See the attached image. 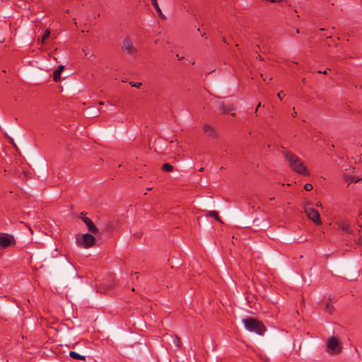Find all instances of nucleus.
<instances>
[{
    "mask_svg": "<svg viewBox=\"0 0 362 362\" xmlns=\"http://www.w3.org/2000/svg\"><path fill=\"white\" fill-rule=\"evenodd\" d=\"M284 156L288 162L289 167L293 171L305 176L310 175V173L303 161L296 154L291 151H286Z\"/></svg>",
    "mask_w": 362,
    "mask_h": 362,
    "instance_id": "1",
    "label": "nucleus"
},
{
    "mask_svg": "<svg viewBox=\"0 0 362 362\" xmlns=\"http://www.w3.org/2000/svg\"><path fill=\"white\" fill-rule=\"evenodd\" d=\"M243 322L247 331L255 332L259 335H263L267 330L262 321L252 317L243 319Z\"/></svg>",
    "mask_w": 362,
    "mask_h": 362,
    "instance_id": "2",
    "label": "nucleus"
},
{
    "mask_svg": "<svg viewBox=\"0 0 362 362\" xmlns=\"http://www.w3.org/2000/svg\"><path fill=\"white\" fill-rule=\"evenodd\" d=\"M95 242V237L90 233H85L81 238H76V243L84 248L92 247Z\"/></svg>",
    "mask_w": 362,
    "mask_h": 362,
    "instance_id": "3",
    "label": "nucleus"
},
{
    "mask_svg": "<svg viewBox=\"0 0 362 362\" xmlns=\"http://www.w3.org/2000/svg\"><path fill=\"white\" fill-rule=\"evenodd\" d=\"M60 257L66 270L65 276L67 277L77 276L78 272L74 265L69 261L66 256L60 255Z\"/></svg>",
    "mask_w": 362,
    "mask_h": 362,
    "instance_id": "4",
    "label": "nucleus"
},
{
    "mask_svg": "<svg viewBox=\"0 0 362 362\" xmlns=\"http://www.w3.org/2000/svg\"><path fill=\"white\" fill-rule=\"evenodd\" d=\"M310 204H307L305 206V213L308 218L312 220L315 224L317 226L321 225L322 221L318 211L315 209L313 207L310 206Z\"/></svg>",
    "mask_w": 362,
    "mask_h": 362,
    "instance_id": "5",
    "label": "nucleus"
},
{
    "mask_svg": "<svg viewBox=\"0 0 362 362\" xmlns=\"http://www.w3.org/2000/svg\"><path fill=\"white\" fill-rule=\"evenodd\" d=\"M325 350L329 354L339 352V341L337 338L334 336L329 338L326 344Z\"/></svg>",
    "mask_w": 362,
    "mask_h": 362,
    "instance_id": "6",
    "label": "nucleus"
},
{
    "mask_svg": "<svg viewBox=\"0 0 362 362\" xmlns=\"http://www.w3.org/2000/svg\"><path fill=\"white\" fill-rule=\"evenodd\" d=\"M16 245L14 237L8 233H0V249Z\"/></svg>",
    "mask_w": 362,
    "mask_h": 362,
    "instance_id": "7",
    "label": "nucleus"
},
{
    "mask_svg": "<svg viewBox=\"0 0 362 362\" xmlns=\"http://www.w3.org/2000/svg\"><path fill=\"white\" fill-rule=\"evenodd\" d=\"M216 107L221 112L222 114H229L230 112L234 111L235 107L232 104H226L223 101L216 100L215 102Z\"/></svg>",
    "mask_w": 362,
    "mask_h": 362,
    "instance_id": "8",
    "label": "nucleus"
},
{
    "mask_svg": "<svg viewBox=\"0 0 362 362\" xmlns=\"http://www.w3.org/2000/svg\"><path fill=\"white\" fill-rule=\"evenodd\" d=\"M122 49L126 51L130 55H134L136 53V49L134 47L132 42L129 37H126L123 40Z\"/></svg>",
    "mask_w": 362,
    "mask_h": 362,
    "instance_id": "9",
    "label": "nucleus"
},
{
    "mask_svg": "<svg viewBox=\"0 0 362 362\" xmlns=\"http://www.w3.org/2000/svg\"><path fill=\"white\" fill-rule=\"evenodd\" d=\"M204 132L205 134L212 138L217 136V134L214 128L209 124H205L204 126Z\"/></svg>",
    "mask_w": 362,
    "mask_h": 362,
    "instance_id": "10",
    "label": "nucleus"
},
{
    "mask_svg": "<svg viewBox=\"0 0 362 362\" xmlns=\"http://www.w3.org/2000/svg\"><path fill=\"white\" fill-rule=\"evenodd\" d=\"M69 356L74 359H76V360H80V361H86V356H83V355H81L75 351H70L69 354Z\"/></svg>",
    "mask_w": 362,
    "mask_h": 362,
    "instance_id": "11",
    "label": "nucleus"
},
{
    "mask_svg": "<svg viewBox=\"0 0 362 362\" xmlns=\"http://www.w3.org/2000/svg\"><path fill=\"white\" fill-rule=\"evenodd\" d=\"M151 4L153 5V6L155 8V9L156 10L158 14L162 18H165V16H163V13H162V11L158 4V1L157 0H151Z\"/></svg>",
    "mask_w": 362,
    "mask_h": 362,
    "instance_id": "12",
    "label": "nucleus"
},
{
    "mask_svg": "<svg viewBox=\"0 0 362 362\" xmlns=\"http://www.w3.org/2000/svg\"><path fill=\"white\" fill-rule=\"evenodd\" d=\"M87 227H88V231L90 232L91 233L97 234L99 233L98 228L95 226V225L94 224V223L93 221L91 223H90L87 226Z\"/></svg>",
    "mask_w": 362,
    "mask_h": 362,
    "instance_id": "13",
    "label": "nucleus"
},
{
    "mask_svg": "<svg viewBox=\"0 0 362 362\" xmlns=\"http://www.w3.org/2000/svg\"><path fill=\"white\" fill-rule=\"evenodd\" d=\"M344 178L346 182H349V183H351V182H357L358 181H359L361 179H358L356 178V177L354 176H352V175H344Z\"/></svg>",
    "mask_w": 362,
    "mask_h": 362,
    "instance_id": "14",
    "label": "nucleus"
},
{
    "mask_svg": "<svg viewBox=\"0 0 362 362\" xmlns=\"http://www.w3.org/2000/svg\"><path fill=\"white\" fill-rule=\"evenodd\" d=\"M161 170L164 172H172L174 168L171 164L166 163L162 165Z\"/></svg>",
    "mask_w": 362,
    "mask_h": 362,
    "instance_id": "15",
    "label": "nucleus"
},
{
    "mask_svg": "<svg viewBox=\"0 0 362 362\" xmlns=\"http://www.w3.org/2000/svg\"><path fill=\"white\" fill-rule=\"evenodd\" d=\"M61 74L62 72L59 70H54L53 72V81L55 82L59 81L61 79Z\"/></svg>",
    "mask_w": 362,
    "mask_h": 362,
    "instance_id": "16",
    "label": "nucleus"
},
{
    "mask_svg": "<svg viewBox=\"0 0 362 362\" xmlns=\"http://www.w3.org/2000/svg\"><path fill=\"white\" fill-rule=\"evenodd\" d=\"M208 216L214 218L218 222H221V219L219 217L218 212L216 211H210L208 214Z\"/></svg>",
    "mask_w": 362,
    "mask_h": 362,
    "instance_id": "17",
    "label": "nucleus"
},
{
    "mask_svg": "<svg viewBox=\"0 0 362 362\" xmlns=\"http://www.w3.org/2000/svg\"><path fill=\"white\" fill-rule=\"evenodd\" d=\"M174 342L176 344L177 349H180L181 347V341L179 337L175 336L174 339Z\"/></svg>",
    "mask_w": 362,
    "mask_h": 362,
    "instance_id": "18",
    "label": "nucleus"
},
{
    "mask_svg": "<svg viewBox=\"0 0 362 362\" xmlns=\"http://www.w3.org/2000/svg\"><path fill=\"white\" fill-rule=\"evenodd\" d=\"M341 230H344L349 233L351 232V230L349 229V226L346 224H341Z\"/></svg>",
    "mask_w": 362,
    "mask_h": 362,
    "instance_id": "19",
    "label": "nucleus"
},
{
    "mask_svg": "<svg viewBox=\"0 0 362 362\" xmlns=\"http://www.w3.org/2000/svg\"><path fill=\"white\" fill-rule=\"evenodd\" d=\"M333 310H334L333 306L329 303H327V305H326L327 312L329 313V314H332L333 312Z\"/></svg>",
    "mask_w": 362,
    "mask_h": 362,
    "instance_id": "20",
    "label": "nucleus"
},
{
    "mask_svg": "<svg viewBox=\"0 0 362 362\" xmlns=\"http://www.w3.org/2000/svg\"><path fill=\"white\" fill-rule=\"evenodd\" d=\"M49 34L50 33L49 30H45L42 36V42H44L49 36Z\"/></svg>",
    "mask_w": 362,
    "mask_h": 362,
    "instance_id": "21",
    "label": "nucleus"
},
{
    "mask_svg": "<svg viewBox=\"0 0 362 362\" xmlns=\"http://www.w3.org/2000/svg\"><path fill=\"white\" fill-rule=\"evenodd\" d=\"M81 218L86 226H88L90 223L92 222L91 219L88 217L81 216Z\"/></svg>",
    "mask_w": 362,
    "mask_h": 362,
    "instance_id": "22",
    "label": "nucleus"
},
{
    "mask_svg": "<svg viewBox=\"0 0 362 362\" xmlns=\"http://www.w3.org/2000/svg\"><path fill=\"white\" fill-rule=\"evenodd\" d=\"M81 218L86 226H88L90 223L92 222L91 219L88 217L81 216Z\"/></svg>",
    "mask_w": 362,
    "mask_h": 362,
    "instance_id": "23",
    "label": "nucleus"
},
{
    "mask_svg": "<svg viewBox=\"0 0 362 362\" xmlns=\"http://www.w3.org/2000/svg\"><path fill=\"white\" fill-rule=\"evenodd\" d=\"M313 187L312 184H310V183H306L304 185V189L306 191H311L313 189Z\"/></svg>",
    "mask_w": 362,
    "mask_h": 362,
    "instance_id": "24",
    "label": "nucleus"
},
{
    "mask_svg": "<svg viewBox=\"0 0 362 362\" xmlns=\"http://www.w3.org/2000/svg\"><path fill=\"white\" fill-rule=\"evenodd\" d=\"M130 85L132 86V87H136V88H140L141 86V83H139V82H130Z\"/></svg>",
    "mask_w": 362,
    "mask_h": 362,
    "instance_id": "25",
    "label": "nucleus"
},
{
    "mask_svg": "<svg viewBox=\"0 0 362 362\" xmlns=\"http://www.w3.org/2000/svg\"><path fill=\"white\" fill-rule=\"evenodd\" d=\"M277 96L280 100H282V98L285 96V93L283 90H281L277 93Z\"/></svg>",
    "mask_w": 362,
    "mask_h": 362,
    "instance_id": "26",
    "label": "nucleus"
},
{
    "mask_svg": "<svg viewBox=\"0 0 362 362\" xmlns=\"http://www.w3.org/2000/svg\"><path fill=\"white\" fill-rule=\"evenodd\" d=\"M113 287H114V285H113V284H110V285L107 286L106 288H104L103 290H104V291H105V290H111V289H112V288H113Z\"/></svg>",
    "mask_w": 362,
    "mask_h": 362,
    "instance_id": "27",
    "label": "nucleus"
},
{
    "mask_svg": "<svg viewBox=\"0 0 362 362\" xmlns=\"http://www.w3.org/2000/svg\"><path fill=\"white\" fill-rule=\"evenodd\" d=\"M57 69V70H59V71H60V72H62V71H63V70L64 69V66H63V65H59Z\"/></svg>",
    "mask_w": 362,
    "mask_h": 362,
    "instance_id": "28",
    "label": "nucleus"
},
{
    "mask_svg": "<svg viewBox=\"0 0 362 362\" xmlns=\"http://www.w3.org/2000/svg\"><path fill=\"white\" fill-rule=\"evenodd\" d=\"M315 206L317 207H322V204L320 202H317L316 204H315Z\"/></svg>",
    "mask_w": 362,
    "mask_h": 362,
    "instance_id": "29",
    "label": "nucleus"
},
{
    "mask_svg": "<svg viewBox=\"0 0 362 362\" xmlns=\"http://www.w3.org/2000/svg\"><path fill=\"white\" fill-rule=\"evenodd\" d=\"M261 106V103H259L255 110V113L257 114V110H258V108Z\"/></svg>",
    "mask_w": 362,
    "mask_h": 362,
    "instance_id": "30",
    "label": "nucleus"
},
{
    "mask_svg": "<svg viewBox=\"0 0 362 362\" xmlns=\"http://www.w3.org/2000/svg\"><path fill=\"white\" fill-rule=\"evenodd\" d=\"M317 73L319 74H327V71L325 70V71H318Z\"/></svg>",
    "mask_w": 362,
    "mask_h": 362,
    "instance_id": "31",
    "label": "nucleus"
},
{
    "mask_svg": "<svg viewBox=\"0 0 362 362\" xmlns=\"http://www.w3.org/2000/svg\"><path fill=\"white\" fill-rule=\"evenodd\" d=\"M257 58L259 59V60H264L263 58H262L261 55L259 54H257Z\"/></svg>",
    "mask_w": 362,
    "mask_h": 362,
    "instance_id": "32",
    "label": "nucleus"
},
{
    "mask_svg": "<svg viewBox=\"0 0 362 362\" xmlns=\"http://www.w3.org/2000/svg\"><path fill=\"white\" fill-rule=\"evenodd\" d=\"M222 41H223L224 43L227 44V40H226V37H222Z\"/></svg>",
    "mask_w": 362,
    "mask_h": 362,
    "instance_id": "33",
    "label": "nucleus"
},
{
    "mask_svg": "<svg viewBox=\"0 0 362 362\" xmlns=\"http://www.w3.org/2000/svg\"><path fill=\"white\" fill-rule=\"evenodd\" d=\"M292 116L293 117H296L297 116V112H294L293 114H292Z\"/></svg>",
    "mask_w": 362,
    "mask_h": 362,
    "instance_id": "34",
    "label": "nucleus"
},
{
    "mask_svg": "<svg viewBox=\"0 0 362 362\" xmlns=\"http://www.w3.org/2000/svg\"><path fill=\"white\" fill-rule=\"evenodd\" d=\"M204 170V168L203 167H202V168H200L199 169V172H203Z\"/></svg>",
    "mask_w": 362,
    "mask_h": 362,
    "instance_id": "35",
    "label": "nucleus"
},
{
    "mask_svg": "<svg viewBox=\"0 0 362 362\" xmlns=\"http://www.w3.org/2000/svg\"><path fill=\"white\" fill-rule=\"evenodd\" d=\"M359 244L362 245V238H360L358 240Z\"/></svg>",
    "mask_w": 362,
    "mask_h": 362,
    "instance_id": "36",
    "label": "nucleus"
},
{
    "mask_svg": "<svg viewBox=\"0 0 362 362\" xmlns=\"http://www.w3.org/2000/svg\"><path fill=\"white\" fill-rule=\"evenodd\" d=\"M10 140H11V141H11V143L12 144L15 145L14 141H13V139L11 138V139H10Z\"/></svg>",
    "mask_w": 362,
    "mask_h": 362,
    "instance_id": "37",
    "label": "nucleus"
},
{
    "mask_svg": "<svg viewBox=\"0 0 362 362\" xmlns=\"http://www.w3.org/2000/svg\"><path fill=\"white\" fill-rule=\"evenodd\" d=\"M230 115H231V116H233V117H235V116L236 115L235 112H232Z\"/></svg>",
    "mask_w": 362,
    "mask_h": 362,
    "instance_id": "38",
    "label": "nucleus"
},
{
    "mask_svg": "<svg viewBox=\"0 0 362 362\" xmlns=\"http://www.w3.org/2000/svg\"><path fill=\"white\" fill-rule=\"evenodd\" d=\"M302 82H303V83H306V79H305V78H303V79L302 80Z\"/></svg>",
    "mask_w": 362,
    "mask_h": 362,
    "instance_id": "39",
    "label": "nucleus"
},
{
    "mask_svg": "<svg viewBox=\"0 0 362 362\" xmlns=\"http://www.w3.org/2000/svg\"><path fill=\"white\" fill-rule=\"evenodd\" d=\"M296 32L297 33H300L299 29H298V28H297V29L296 30Z\"/></svg>",
    "mask_w": 362,
    "mask_h": 362,
    "instance_id": "40",
    "label": "nucleus"
},
{
    "mask_svg": "<svg viewBox=\"0 0 362 362\" xmlns=\"http://www.w3.org/2000/svg\"><path fill=\"white\" fill-rule=\"evenodd\" d=\"M274 199H275V198L273 197H271L269 199H270L271 201H272V200H274Z\"/></svg>",
    "mask_w": 362,
    "mask_h": 362,
    "instance_id": "41",
    "label": "nucleus"
},
{
    "mask_svg": "<svg viewBox=\"0 0 362 362\" xmlns=\"http://www.w3.org/2000/svg\"><path fill=\"white\" fill-rule=\"evenodd\" d=\"M83 214H86V213L84 211L81 213V215H83Z\"/></svg>",
    "mask_w": 362,
    "mask_h": 362,
    "instance_id": "42",
    "label": "nucleus"
},
{
    "mask_svg": "<svg viewBox=\"0 0 362 362\" xmlns=\"http://www.w3.org/2000/svg\"><path fill=\"white\" fill-rule=\"evenodd\" d=\"M29 230H30V233H33V230H32V229L30 228V227H29Z\"/></svg>",
    "mask_w": 362,
    "mask_h": 362,
    "instance_id": "43",
    "label": "nucleus"
},
{
    "mask_svg": "<svg viewBox=\"0 0 362 362\" xmlns=\"http://www.w3.org/2000/svg\"><path fill=\"white\" fill-rule=\"evenodd\" d=\"M272 77H270V78H269V81H272Z\"/></svg>",
    "mask_w": 362,
    "mask_h": 362,
    "instance_id": "44",
    "label": "nucleus"
},
{
    "mask_svg": "<svg viewBox=\"0 0 362 362\" xmlns=\"http://www.w3.org/2000/svg\"><path fill=\"white\" fill-rule=\"evenodd\" d=\"M100 293H103L102 288H100Z\"/></svg>",
    "mask_w": 362,
    "mask_h": 362,
    "instance_id": "45",
    "label": "nucleus"
},
{
    "mask_svg": "<svg viewBox=\"0 0 362 362\" xmlns=\"http://www.w3.org/2000/svg\"><path fill=\"white\" fill-rule=\"evenodd\" d=\"M136 344L142 345L141 343H136Z\"/></svg>",
    "mask_w": 362,
    "mask_h": 362,
    "instance_id": "46",
    "label": "nucleus"
},
{
    "mask_svg": "<svg viewBox=\"0 0 362 362\" xmlns=\"http://www.w3.org/2000/svg\"><path fill=\"white\" fill-rule=\"evenodd\" d=\"M103 104H104L103 102L100 103V105H103Z\"/></svg>",
    "mask_w": 362,
    "mask_h": 362,
    "instance_id": "47",
    "label": "nucleus"
}]
</instances>
